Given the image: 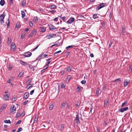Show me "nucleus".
I'll list each match as a JSON object with an SVG mask.
<instances>
[{
	"mask_svg": "<svg viewBox=\"0 0 132 132\" xmlns=\"http://www.w3.org/2000/svg\"><path fill=\"white\" fill-rule=\"evenodd\" d=\"M107 5V4L106 3H102L96 7V10H98L101 9Z\"/></svg>",
	"mask_w": 132,
	"mask_h": 132,
	"instance_id": "obj_1",
	"label": "nucleus"
},
{
	"mask_svg": "<svg viewBox=\"0 0 132 132\" xmlns=\"http://www.w3.org/2000/svg\"><path fill=\"white\" fill-rule=\"evenodd\" d=\"M4 12L0 15V22L1 23H4V19L5 17Z\"/></svg>",
	"mask_w": 132,
	"mask_h": 132,
	"instance_id": "obj_2",
	"label": "nucleus"
},
{
	"mask_svg": "<svg viewBox=\"0 0 132 132\" xmlns=\"http://www.w3.org/2000/svg\"><path fill=\"white\" fill-rule=\"evenodd\" d=\"M56 37V35L55 34H52L50 35H47L46 36V37L48 39H50L53 38H54Z\"/></svg>",
	"mask_w": 132,
	"mask_h": 132,
	"instance_id": "obj_3",
	"label": "nucleus"
},
{
	"mask_svg": "<svg viewBox=\"0 0 132 132\" xmlns=\"http://www.w3.org/2000/svg\"><path fill=\"white\" fill-rule=\"evenodd\" d=\"M59 27H58L57 28H56L52 24H50L49 26V29L50 30H52L57 29H58Z\"/></svg>",
	"mask_w": 132,
	"mask_h": 132,
	"instance_id": "obj_4",
	"label": "nucleus"
},
{
	"mask_svg": "<svg viewBox=\"0 0 132 132\" xmlns=\"http://www.w3.org/2000/svg\"><path fill=\"white\" fill-rule=\"evenodd\" d=\"M75 21V19L73 17L70 18L66 22L69 24H71Z\"/></svg>",
	"mask_w": 132,
	"mask_h": 132,
	"instance_id": "obj_5",
	"label": "nucleus"
},
{
	"mask_svg": "<svg viewBox=\"0 0 132 132\" xmlns=\"http://www.w3.org/2000/svg\"><path fill=\"white\" fill-rule=\"evenodd\" d=\"M16 109V108L14 105H12L10 111L11 113L15 112Z\"/></svg>",
	"mask_w": 132,
	"mask_h": 132,
	"instance_id": "obj_6",
	"label": "nucleus"
},
{
	"mask_svg": "<svg viewBox=\"0 0 132 132\" xmlns=\"http://www.w3.org/2000/svg\"><path fill=\"white\" fill-rule=\"evenodd\" d=\"M37 33V31L36 29H34V30H33L32 32L31 33L29 36V37H32L34 35H35Z\"/></svg>",
	"mask_w": 132,
	"mask_h": 132,
	"instance_id": "obj_7",
	"label": "nucleus"
},
{
	"mask_svg": "<svg viewBox=\"0 0 132 132\" xmlns=\"http://www.w3.org/2000/svg\"><path fill=\"white\" fill-rule=\"evenodd\" d=\"M29 96V93L28 92H26L23 96V98L24 99L26 100L28 97Z\"/></svg>",
	"mask_w": 132,
	"mask_h": 132,
	"instance_id": "obj_8",
	"label": "nucleus"
},
{
	"mask_svg": "<svg viewBox=\"0 0 132 132\" xmlns=\"http://www.w3.org/2000/svg\"><path fill=\"white\" fill-rule=\"evenodd\" d=\"M109 101V99H108L106 100L104 102V106L105 107H108V106Z\"/></svg>",
	"mask_w": 132,
	"mask_h": 132,
	"instance_id": "obj_9",
	"label": "nucleus"
},
{
	"mask_svg": "<svg viewBox=\"0 0 132 132\" xmlns=\"http://www.w3.org/2000/svg\"><path fill=\"white\" fill-rule=\"evenodd\" d=\"M10 95L8 94L4 95L3 98L4 101L8 100L9 97Z\"/></svg>",
	"mask_w": 132,
	"mask_h": 132,
	"instance_id": "obj_10",
	"label": "nucleus"
},
{
	"mask_svg": "<svg viewBox=\"0 0 132 132\" xmlns=\"http://www.w3.org/2000/svg\"><path fill=\"white\" fill-rule=\"evenodd\" d=\"M15 44L14 43H12L11 45V50L12 51H14L15 50Z\"/></svg>",
	"mask_w": 132,
	"mask_h": 132,
	"instance_id": "obj_11",
	"label": "nucleus"
},
{
	"mask_svg": "<svg viewBox=\"0 0 132 132\" xmlns=\"http://www.w3.org/2000/svg\"><path fill=\"white\" fill-rule=\"evenodd\" d=\"M128 109V107H126L120 109L119 111L121 112H123L124 111H126Z\"/></svg>",
	"mask_w": 132,
	"mask_h": 132,
	"instance_id": "obj_12",
	"label": "nucleus"
},
{
	"mask_svg": "<svg viewBox=\"0 0 132 132\" xmlns=\"http://www.w3.org/2000/svg\"><path fill=\"white\" fill-rule=\"evenodd\" d=\"M32 54L31 53L29 52H26L25 53V56L26 57H29Z\"/></svg>",
	"mask_w": 132,
	"mask_h": 132,
	"instance_id": "obj_13",
	"label": "nucleus"
},
{
	"mask_svg": "<svg viewBox=\"0 0 132 132\" xmlns=\"http://www.w3.org/2000/svg\"><path fill=\"white\" fill-rule=\"evenodd\" d=\"M129 82V81H128L127 80H125L124 82V86L125 87H126Z\"/></svg>",
	"mask_w": 132,
	"mask_h": 132,
	"instance_id": "obj_14",
	"label": "nucleus"
},
{
	"mask_svg": "<svg viewBox=\"0 0 132 132\" xmlns=\"http://www.w3.org/2000/svg\"><path fill=\"white\" fill-rule=\"evenodd\" d=\"M51 9H54L56 8V6L54 4L50 6Z\"/></svg>",
	"mask_w": 132,
	"mask_h": 132,
	"instance_id": "obj_15",
	"label": "nucleus"
},
{
	"mask_svg": "<svg viewBox=\"0 0 132 132\" xmlns=\"http://www.w3.org/2000/svg\"><path fill=\"white\" fill-rule=\"evenodd\" d=\"M125 27H122V30L121 34L122 35H124L125 33Z\"/></svg>",
	"mask_w": 132,
	"mask_h": 132,
	"instance_id": "obj_16",
	"label": "nucleus"
},
{
	"mask_svg": "<svg viewBox=\"0 0 132 132\" xmlns=\"http://www.w3.org/2000/svg\"><path fill=\"white\" fill-rule=\"evenodd\" d=\"M78 116H79L77 114L76 115V118L75 119V121H77L76 122L77 123H79V122Z\"/></svg>",
	"mask_w": 132,
	"mask_h": 132,
	"instance_id": "obj_17",
	"label": "nucleus"
},
{
	"mask_svg": "<svg viewBox=\"0 0 132 132\" xmlns=\"http://www.w3.org/2000/svg\"><path fill=\"white\" fill-rule=\"evenodd\" d=\"M7 106V104H4L2 106L1 109L2 110H4L6 107Z\"/></svg>",
	"mask_w": 132,
	"mask_h": 132,
	"instance_id": "obj_18",
	"label": "nucleus"
},
{
	"mask_svg": "<svg viewBox=\"0 0 132 132\" xmlns=\"http://www.w3.org/2000/svg\"><path fill=\"white\" fill-rule=\"evenodd\" d=\"M82 88H83L80 86H79L78 85V87L76 89V90L77 92H79L81 90V89Z\"/></svg>",
	"mask_w": 132,
	"mask_h": 132,
	"instance_id": "obj_19",
	"label": "nucleus"
},
{
	"mask_svg": "<svg viewBox=\"0 0 132 132\" xmlns=\"http://www.w3.org/2000/svg\"><path fill=\"white\" fill-rule=\"evenodd\" d=\"M11 43V40L10 38L9 37L8 38L7 43L9 45H10Z\"/></svg>",
	"mask_w": 132,
	"mask_h": 132,
	"instance_id": "obj_20",
	"label": "nucleus"
},
{
	"mask_svg": "<svg viewBox=\"0 0 132 132\" xmlns=\"http://www.w3.org/2000/svg\"><path fill=\"white\" fill-rule=\"evenodd\" d=\"M20 63L22 65H28V64L27 63L22 61L20 60Z\"/></svg>",
	"mask_w": 132,
	"mask_h": 132,
	"instance_id": "obj_21",
	"label": "nucleus"
},
{
	"mask_svg": "<svg viewBox=\"0 0 132 132\" xmlns=\"http://www.w3.org/2000/svg\"><path fill=\"white\" fill-rule=\"evenodd\" d=\"M76 46H75L74 45H72L70 46H68L67 47H66V49L67 50L70 48H72L73 47H75Z\"/></svg>",
	"mask_w": 132,
	"mask_h": 132,
	"instance_id": "obj_22",
	"label": "nucleus"
},
{
	"mask_svg": "<svg viewBox=\"0 0 132 132\" xmlns=\"http://www.w3.org/2000/svg\"><path fill=\"white\" fill-rule=\"evenodd\" d=\"M16 27L17 28H19L21 27L20 23L19 22H18L16 24Z\"/></svg>",
	"mask_w": 132,
	"mask_h": 132,
	"instance_id": "obj_23",
	"label": "nucleus"
},
{
	"mask_svg": "<svg viewBox=\"0 0 132 132\" xmlns=\"http://www.w3.org/2000/svg\"><path fill=\"white\" fill-rule=\"evenodd\" d=\"M21 14L22 15V18H24L26 16L25 13L24 11H21Z\"/></svg>",
	"mask_w": 132,
	"mask_h": 132,
	"instance_id": "obj_24",
	"label": "nucleus"
},
{
	"mask_svg": "<svg viewBox=\"0 0 132 132\" xmlns=\"http://www.w3.org/2000/svg\"><path fill=\"white\" fill-rule=\"evenodd\" d=\"M17 98L15 96L14 97V96H13L12 98L11 101H12L13 102H14L17 100Z\"/></svg>",
	"mask_w": 132,
	"mask_h": 132,
	"instance_id": "obj_25",
	"label": "nucleus"
},
{
	"mask_svg": "<svg viewBox=\"0 0 132 132\" xmlns=\"http://www.w3.org/2000/svg\"><path fill=\"white\" fill-rule=\"evenodd\" d=\"M53 107L54 105L52 104H50L49 105V109L50 110H52L53 109Z\"/></svg>",
	"mask_w": 132,
	"mask_h": 132,
	"instance_id": "obj_26",
	"label": "nucleus"
},
{
	"mask_svg": "<svg viewBox=\"0 0 132 132\" xmlns=\"http://www.w3.org/2000/svg\"><path fill=\"white\" fill-rule=\"evenodd\" d=\"M5 1L4 0H1L0 2V4L2 6H3L4 4Z\"/></svg>",
	"mask_w": 132,
	"mask_h": 132,
	"instance_id": "obj_27",
	"label": "nucleus"
},
{
	"mask_svg": "<svg viewBox=\"0 0 132 132\" xmlns=\"http://www.w3.org/2000/svg\"><path fill=\"white\" fill-rule=\"evenodd\" d=\"M121 81L120 79L119 78H118L117 79L113 81V82H119Z\"/></svg>",
	"mask_w": 132,
	"mask_h": 132,
	"instance_id": "obj_28",
	"label": "nucleus"
},
{
	"mask_svg": "<svg viewBox=\"0 0 132 132\" xmlns=\"http://www.w3.org/2000/svg\"><path fill=\"white\" fill-rule=\"evenodd\" d=\"M132 65H130L129 66V71L130 72H131L132 71Z\"/></svg>",
	"mask_w": 132,
	"mask_h": 132,
	"instance_id": "obj_29",
	"label": "nucleus"
},
{
	"mask_svg": "<svg viewBox=\"0 0 132 132\" xmlns=\"http://www.w3.org/2000/svg\"><path fill=\"white\" fill-rule=\"evenodd\" d=\"M66 70L68 72H70L71 71V68L68 66Z\"/></svg>",
	"mask_w": 132,
	"mask_h": 132,
	"instance_id": "obj_30",
	"label": "nucleus"
},
{
	"mask_svg": "<svg viewBox=\"0 0 132 132\" xmlns=\"http://www.w3.org/2000/svg\"><path fill=\"white\" fill-rule=\"evenodd\" d=\"M65 104L64 103H62L60 107V108L61 109L64 108L65 106Z\"/></svg>",
	"mask_w": 132,
	"mask_h": 132,
	"instance_id": "obj_31",
	"label": "nucleus"
},
{
	"mask_svg": "<svg viewBox=\"0 0 132 132\" xmlns=\"http://www.w3.org/2000/svg\"><path fill=\"white\" fill-rule=\"evenodd\" d=\"M106 87V85L105 84L103 88L102 89V91L103 92H105Z\"/></svg>",
	"mask_w": 132,
	"mask_h": 132,
	"instance_id": "obj_32",
	"label": "nucleus"
},
{
	"mask_svg": "<svg viewBox=\"0 0 132 132\" xmlns=\"http://www.w3.org/2000/svg\"><path fill=\"white\" fill-rule=\"evenodd\" d=\"M127 104V101H125V102L122 103V105H121V107H123L125 105H126Z\"/></svg>",
	"mask_w": 132,
	"mask_h": 132,
	"instance_id": "obj_33",
	"label": "nucleus"
},
{
	"mask_svg": "<svg viewBox=\"0 0 132 132\" xmlns=\"http://www.w3.org/2000/svg\"><path fill=\"white\" fill-rule=\"evenodd\" d=\"M12 66L11 64H10L9 65L8 70L9 71L11 70L12 68Z\"/></svg>",
	"mask_w": 132,
	"mask_h": 132,
	"instance_id": "obj_34",
	"label": "nucleus"
},
{
	"mask_svg": "<svg viewBox=\"0 0 132 132\" xmlns=\"http://www.w3.org/2000/svg\"><path fill=\"white\" fill-rule=\"evenodd\" d=\"M99 88H97L96 90V95L97 96H98V95L99 94Z\"/></svg>",
	"mask_w": 132,
	"mask_h": 132,
	"instance_id": "obj_35",
	"label": "nucleus"
},
{
	"mask_svg": "<svg viewBox=\"0 0 132 132\" xmlns=\"http://www.w3.org/2000/svg\"><path fill=\"white\" fill-rule=\"evenodd\" d=\"M38 119V118L37 117H36V116L35 117V119H34V123H36L37 122Z\"/></svg>",
	"mask_w": 132,
	"mask_h": 132,
	"instance_id": "obj_36",
	"label": "nucleus"
},
{
	"mask_svg": "<svg viewBox=\"0 0 132 132\" xmlns=\"http://www.w3.org/2000/svg\"><path fill=\"white\" fill-rule=\"evenodd\" d=\"M4 122L6 123H10L11 122L10 120H4Z\"/></svg>",
	"mask_w": 132,
	"mask_h": 132,
	"instance_id": "obj_37",
	"label": "nucleus"
},
{
	"mask_svg": "<svg viewBox=\"0 0 132 132\" xmlns=\"http://www.w3.org/2000/svg\"><path fill=\"white\" fill-rule=\"evenodd\" d=\"M48 66L47 67H46V68L42 70L41 71V73L42 74L43 73H44L45 71L46 70V69L48 68Z\"/></svg>",
	"mask_w": 132,
	"mask_h": 132,
	"instance_id": "obj_38",
	"label": "nucleus"
},
{
	"mask_svg": "<svg viewBox=\"0 0 132 132\" xmlns=\"http://www.w3.org/2000/svg\"><path fill=\"white\" fill-rule=\"evenodd\" d=\"M93 109V107L92 105H91V107H90V111L89 112V113L90 114V113L91 114H92V110Z\"/></svg>",
	"mask_w": 132,
	"mask_h": 132,
	"instance_id": "obj_39",
	"label": "nucleus"
},
{
	"mask_svg": "<svg viewBox=\"0 0 132 132\" xmlns=\"http://www.w3.org/2000/svg\"><path fill=\"white\" fill-rule=\"evenodd\" d=\"M21 4H22V6H25L26 4L25 1H23L22 2Z\"/></svg>",
	"mask_w": 132,
	"mask_h": 132,
	"instance_id": "obj_40",
	"label": "nucleus"
},
{
	"mask_svg": "<svg viewBox=\"0 0 132 132\" xmlns=\"http://www.w3.org/2000/svg\"><path fill=\"white\" fill-rule=\"evenodd\" d=\"M93 18L94 19H95L96 18H98V16H97V14H95L93 15Z\"/></svg>",
	"mask_w": 132,
	"mask_h": 132,
	"instance_id": "obj_41",
	"label": "nucleus"
},
{
	"mask_svg": "<svg viewBox=\"0 0 132 132\" xmlns=\"http://www.w3.org/2000/svg\"><path fill=\"white\" fill-rule=\"evenodd\" d=\"M101 27H103L104 26V21H102V22H101Z\"/></svg>",
	"mask_w": 132,
	"mask_h": 132,
	"instance_id": "obj_42",
	"label": "nucleus"
},
{
	"mask_svg": "<svg viewBox=\"0 0 132 132\" xmlns=\"http://www.w3.org/2000/svg\"><path fill=\"white\" fill-rule=\"evenodd\" d=\"M51 62V61H49L46 62V65L44 66V67L45 68L46 66L48 65Z\"/></svg>",
	"mask_w": 132,
	"mask_h": 132,
	"instance_id": "obj_43",
	"label": "nucleus"
},
{
	"mask_svg": "<svg viewBox=\"0 0 132 132\" xmlns=\"http://www.w3.org/2000/svg\"><path fill=\"white\" fill-rule=\"evenodd\" d=\"M25 36V34H21V36L20 37V38L21 39H23Z\"/></svg>",
	"mask_w": 132,
	"mask_h": 132,
	"instance_id": "obj_44",
	"label": "nucleus"
},
{
	"mask_svg": "<svg viewBox=\"0 0 132 132\" xmlns=\"http://www.w3.org/2000/svg\"><path fill=\"white\" fill-rule=\"evenodd\" d=\"M23 75V73L20 72L18 75V76L21 77Z\"/></svg>",
	"mask_w": 132,
	"mask_h": 132,
	"instance_id": "obj_45",
	"label": "nucleus"
},
{
	"mask_svg": "<svg viewBox=\"0 0 132 132\" xmlns=\"http://www.w3.org/2000/svg\"><path fill=\"white\" fill-rule=\"evenodd\" d=\"M29 24L30 27H32L33 26V23L32 22H29Z\"/></svg>",
	"mask_w": 132,
	"mask_h": 132,
	"instance_id": "obj_46",
	"label": "nucleus"
},
{
	"mask_svg": "<svg viewBox=\"0 0 132 132\" xmlns=\"http://www.w3.org/2000/svg\"><path fill=\"white\" fill-rule=\"evenodd\" d=\"M45 30L46 29L45 28H43L41 29L40 31L42 32H44L45 31Z\"/></svg>",
	"mask_w": 132,
	"mask_h": 132,
	"instance_id": "obj_47",
	"label": "nucleus"
},
{
	"mask_svg": "<svg viewBox=\"0 0 132 132\" xmlns=\"http://www.w3.org/2000/svg\"><path fill=\"white\" fill-rule=\"evenodd\" d=\"M20 116H21V115L20 114V113L18 112L16 115V118H18Z\"/></svg>",
	"mask_w": 132,
	"mask_h": 132,
	"instance_id": "obj_48",
	"label": "nucleus"
},
{
	"mask_svg": "<svg viewBox=\"0 0 132 132\" xmlns=\"http://www.w3.org/2000/svg\"><path fill=\"white\" fill-rule=\"evenodd\" d=\"M50 12L52 14H54L56 12V11L54 10H52L50 11Z\"/></svg>",
	"mask_w": 132,
	"mask_h": 132,
	"instance_id": "obj_49",
	"label": "nucleus"
},
{
	"mask_svg": "<svg viewBox=\"0 0 132 132\" xmlns=\"http://www.w3.org/2000/svg\"><path fill=\"white\" fill-rule=\"evenodd\" d=\"M61 51L60 50L58 51H57L54 53V55H55L56 54L60 53H61Z\"/></svg>",
	"mask_w": 132,
	"mask_h": 132,
	"instance_id": "obj_50",
	"label": "nucleus"
},
{
	"mask_svg": "<svg viewBox=\"0 0 132 132\" xmlns=\"http://www.w3.org/2000/svg\"><path fill=\"white\" fill-rule=\"evenodd\" d=\"M22 130V128H19L17 131V132H19L20 131H21Z\"/></svg>",
	"mask_w": 132,
	"mask_h": 132,
	"instance_id": "obj_51",
	"label": "nucleus"
},
{
	"mask_svg": "<svg viewBox=\"0 0 132 132\" xmlns=\"http://www.w3.org/2000/svg\"><path fill=\"white\" fill-rule=\"evenodd\" d=\"M65 85L63 83H62L61 85V87L62 88H63L65 87Z\"/></svg>",
	"mask_w": 132,
	"mask_h": 132,
	"instance_id": "obj_52",
	"label": "nucleus"
},
{
	"mask_svg": "<svg viewBox=\"0 0 132 132\" xmlns=\"http://www.w3.org/2000/svg\"><path fill=\"white\" fill-rule=\"evenodd\" d=\"M86 82V81L84 80H82L81 81V83L82 84H85Z\"/></svg>",
	"mask_w": 132,
	"mask_h": 132,
	"instance_id": "obj_53",
	"label": "nucleus"
},
{
	"mask_svg": "<svg viewBox=\"0 0 132 132\" xmlns=\"http://www.w3.org/2000/svg\"><path fill=\"white\" fill-rule=\"evenodd\" d=\"M71 78V77H70L68 76L66 80L67 81H70Z\"/></svg>",
	"mask_w": 132,
	"mask_h": 132,
	"instance_id": "obj_54",
	"label": "nucleus"
},
{
	"mask_svg": "<svg viewBox=\"0 0 132 132\" xmlns=\"http://www.w3.org/2000/svg\"><path fill=\"white\" fill-rule=\"evenodd\" d=\"M32 78H30V79H29L27 81V82L29 83H30L32 81Z\"/></svg>",
	"mask_w": 132,
	"mask_h": 132,
	"instance_id": "obj_55",
	"label": "nucleus"
},
{
	"mask_svg": "<svg viewBox=\"0 0 132 132\" xmlns=\"http://www.w3.org/2000/svg\"><path fill=\"white\" fill-rule=\"evenodd\" d=\"M38 20V17L37 16L35 17L34 18V21H37Z\"/></svg>",
	"mask_w": 132,
	"mask_h": 132,
	"instance_id": "obj_56",
	"label": "nucleus"
},
{
	"mask_svg": "<svg viewBox=\"0 0 132 132\" xmlns=\"http://www.w3.org/2000/svg\"><path fill=\"white\" fill-rule=\"evenodd\" d=\"M21 122V120H19L16 123L15 125H17L18 124H20Z\"/></svg>",
	"mask_w": 132,
	"mask_h": 132,
	"instance_id": "obj_57",
	"label": "nucleus"
},
{
	"mask_svg": "<svg viewBox=\"0 0 132 132\" xmlns=\"http://www.w3.org/2000/svg\"><path fill=\"white\" fill-rule=\"evenodd\" d=\"M61 19L64 22H65V16H64L62 17V18Z\"/></svg>",
	"mask_w": 132,
	"mask_h": 132,
	"instance_id": "obj_58",
	"label": "nucleus"
},
{
	"mask_svg": "<svg viewBox=\"0 0 132 132\" xmlns=\"http://www.w3.org/2000/svg\"><path fill=\"white\" fill-rule=\"evenodd\" d=\"M11 79H9L7 80V82L8 83H11Z\"/></svg>",
	"mask_w": 132,
	"mask_h": 132,
	"instance_id": "obj_59",
	"label": "nucleus"
},
{
	"mask_svg": "<svg viewBox=\"0 0 132 132\" xmlns=\"http://www.w3.org/2000/svg\"><path fill=\"white\" fill-rule=\"evenodd\" d=\"M28 100H26L23 102V104L24 105H26L27 103L28 102Z\"/></svg>",
	"mask_w": 132,
	"mask_h": 132,
	"instance_id": "obj_60",
	"label": "nucleus"
},
{
	"mask_svg": "<svg viewBox=\"0 0 132 132\" xmlns=\"http://www.w3.org/2000/svg\"><path fill=\"white\" fill-rule=\"evenodd\" d=\"M64 128V126L63 124H62L61 125V129L62 130H63Z\"/></svg>",
	"mask_w": 132,
	"mask_h": 132,
	"instance_id": "obj_61",
	"label": "nucleus"
},
{
	"mask_svg": "<svg viewBox=\"0 0 132 132\" xmlns=\"http://www.w3.org/2000/svg\"><path fill=\"white\" fill-rule=\"evenodd\" d=\"M34 92V90H32L30 92V94L31 95H32L33 94V93Z\"/></svg>",
	"mask_w": 132,
	"mask_h": 132,
	"instance_id": "obj_62",
	"label": "nucleus"
},
{
	"mask_svg": "<svg viewBox=\"0 0 132 132\" xmlns=\"http://www.w3.org/2000/svg\"><path fill=\"white\" fill-rule=\"evenodd\" d=\"M60 73L61 74V75H62L64 73V71H61L60 72Z\"/></svg>",
	"mask_w": 132,
	"mask_h": 132,
	"instance_id": "obj_63",
	"label": "nucleus"
},
{
	"mask_svg": "<svg viewBox=\"0 0 132 132\" xmlns=\"http://www.w3.org/2000/svg\"><path fill=\"white\" fill-rule=\"evenodd\" d=\"M25 112L24 111H23L22 114H21V116H23L25 115Z\"/></svg>",
	"mask_w": 132,
	"mask_h": 132,
	"instance_id": "obj_64",
	"label": "nucleus"
}]
</instances>
